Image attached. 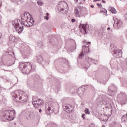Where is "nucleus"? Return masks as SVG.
<instances>
[{
    "label": "nucleus",
    "instance_id": "nucleus-18",
    "mask_svg": "<svg viewBox=\"0 0 127 127\" xmlns=\"http://www.w3.org/2000/svg\"><path fill=\"white\" fill-rule=\"evenodd\" d=\"M97 5H98V6H99L100 7H102V4L100 3H97Z\"/></svg>",
    "mask_w": 127,
    "mask_h": 127
},
{
    "label": "nucleus",
    "instance_id": "nucleus-16",
    "mask_svg": "<svg viewBox=\"0 0 127 127\" xmlns=\"http://www.w3.org/2000/svg\"><path fill=\"white\" fill-rule=\"evenodd\" d=\"M28 64L27 63H25L23 66H24V68H26V67H27V65Z\"/></svg>",
    "mask_w": 127,
    "mask_h": 127
},
{
    "label": "nucleus",
    "instance_id": "nucleus-37",
    "mask_svg": "<svg viewBox=\"0 0 127 127\" xmlns=\"http://www.w3.org/2000/svg\"><path fill=\"white\" fill-rule=\"evenodd\" d=\"M11 37H10L9 38H10Z\"/></svg>",
    "mask_w": 127,
    "mask_h": 127
},
{
    "label": "nucleus",
    "instance_id": "nucleus-13",
    "mask_svg": "<svg viewBox=\"0 0 127 127\" xmlns=\"http://www.w3.org/2000/svg\"><path fill=\"white\" fill-rule=\"evenodd\" d=\"M3 65V61L2 60V58L0 57V66Z\"/></svg>",
    "mask_w": 127,
    "mask_h": 127
},
{
    "label": "nucleus",
    "instance_id": "nucleus-20",
    "mask_svg": "<svg viewBox=\"0 0 127 127\" xmlns=\"http://www.w3.org/2000/svg\"><path fill=\"white\" fill-rule=\"evenodd\" d=\"M84 56V54H83V53H81L79 55V58H81L82 57Z\"/></svg>",
    "mask_w": 127,
    "mask_h": 127
},
{
    "label": "nucleus",
    "instance_id": "nucleus-8",
    "mask_svg": "<svg viewBox=\"0 0 127 127\" xmlns=\"http://www.w3.org/2000/svg\"><path fill=\"white\" fill-rule=\"evenodd\" d=\"M124 114H123V117H122V122H126V121H127V113L125 112Z\"/></svg>",
    "mask_w": 127,
    "mask_h": 127
},
{
    "label": "nucleus",
    "instance_id": "nucleus-38",
    "mask_svg": "<svg viewBox=\"0 0 127 127\" xmlns=\"http://www.w3.org/2000/svg\"><path fill=\"white\" fill-rule=\"evenodd\" d=\"M98 0V1H100V0Z\"/></svg>",
    "mask_w": 127,
    "mask_h": 127
},
{
    "label": "nucleus",
    "instance_id": "nucleus-11",
    "mask_svg": "<svg viewBox=\"0 0 127 127\" xmlns=\"http://www.w3.org/2000/svg\"><path fill=\"white\" fill-rule=\"evenodd\" d=\"M36 102H37V105H39L40 106L43 104V100L41 99H38Z\"/></svg>",
    "mask_w": 127,
    "mask_h": 127
},
{
    "label": "nucleus",
    "instance_id": "nucleus-3",
    "mask_svg": "<svg viewBox=\"0 0 127 127\" xmlns=\"http://www.w3.org/2000/svg\"><path fill=\"white\" fill-rule=\"evenodd\" d=\"M82 10H83V7L80 6H76L74 9V14H75V16L80 17V14H81Z\"/></svg>",
    "mask_w": 127,
    "mask_h": 127
},
{
    "label": "nucleus",
    "instance_id": "nucleus-15",
    "mask_svg": "<svg viewBox=\"0 0 127 127\" xmlns=\"http://www.w3.org/2000/svg\"><path fill=\"white\" fill-rule=\"evenodd\" d=\"M100 9H102V12H107V10L104 8H101Z\"/></svg>",
    "mask_w": 127,
    "mask_h": 127
},
{
    "label": "nucleus",
    "instance_id": "nucleus-22",
    "mask_svg": "<svg viewBox=\"0 0 127 127\" xmlns=\"http://www.w3.org/2000/svg\"><path fill=\"white\" fill-rule=\"evenodd\" d=\"M71 21L72 22H75L76 21V20H75L74 19H72Z\"/></svg>",
    "mask_w": 127,
    "mask_h": 127
},
{
    "label": "nucleus",
    "instance_id": "nucleus-1",
    "mask_svg": "<svg viewBox=\"0 0 127 127\" xmlns=\"http://www.w3.org/2000/svg\"><path fill=\"white\" fill-rule=\"evenodd\" d=\"M22 21L15 19L12 21V24L18 33H21L23 31V25L29 27L33 25V19L31 18L30 14L25 13L21 17Z\"/></svg>",
    "mask_w": 127,
    "mask_h": 127
},
{
    "label": "nucleus",
    "instance_id": "nucleus-31",
    "mask_svg": "<svg viewBox=\"0 0 127 127\" xmlns=\"http://www.w3.org/2000/svg\"><path fill=\"white\" fill-rule=\"evenodd\" d=\"M110 29H111V28H110V27H108L107 29L108 30H110Z\"/></svg>",
    "mask_w": 127,
    "mask_h": 127
},
{
    "label": "nucleus",
    "instance_id": "nucleus-7",
    "mask_svg": "<svg viewBox=\"0 0 127 127\" xmlns=\"http://www.w3.org/2000/svg\"><path fill=\"white\" fill-rule=\"evenodd\" d=\"M86 26H87V24H80L79 25V28L80 29V30H82V29L86 33H87V32L86 31Z\"/></svg>",
    "mask_w": 127,
    "mask_h": 127
},
{
    "label": "nucleus",
    "instance_id": "nucleus-29",
    "mask_svg": "<svg viewBox=\"0 0 127 127\" xmlns=\"http://www.w3.org/2000/svg\"><path fill=\"white\" fill-rule=\"evenodd\" d=\"M41 112H42V110L41 109L39 110V113H41Z\"/></svg>",
    "mask_w": 127,
    "mask_h": 127
},
{
    "label": "nucleus",
    "instance_id": "nucleus-24",
    "mask_svg": "<svg viewBox=\"0 0 127 127\" xmlns=\"http://www.w3.org/2000/svg\"><path fill=\"white\" fill-rule=\"evenodd\" d=\"M102 1L103 3H106V1L104 0H102Z\"/></svg>",
    "mask_w": 127,
    "mask_h": 127
},
{
    "label": "nucleus",
    "instance_id": "nucleus-32",
    "mask_svg": "<svg viewBox=\"0 0 127 127\" xmlns=\"http://www.w3.org/2000/svg\"><path fill=\"white\" fill-rule=\"evenodd\" d=\"M48 15H49V13H47V16H48Z\"/></svg>",
    "mask_w": 127,
    "mask_h": 127
},
{
    "label": "nucleus",
    "instance_id": "nucleus-26",
    "mask_svg": "<svg viewBox=\"0 0 127 127\" xmlns=\"http://www.w3.org/2000/svg\"><path fill=\"white\" fill-rule=\"evenodd\" d=\"M125 19L127 20V14L125 15Z\"/></svg>",
    "mask_w": 127,
    "mask_h": 127
},
{
    "label": "nucleus",
    "instance_id": "nucleus-12",
    "mask_svg": "<svg viewBox=\"0 0 127 127\" xmlns=\"http://www.w3.org/2000/svg\"><path fill=\"white\" fill-rule=\"evenodd\" d=\"M84 112L86 115H90V112L89 111V109H85Z\"/></svg>",
    "mask_w": 127,
    "mask_h": 127
},
{
    "label": "nucleus",
    "instance_id": "nucleus-25",
    "mask_svg": "<svg viewBox=\"0 0 127 127\" xmlns=\"http://www.w3.org/2000/svg\"><path fill=\"white\" fill-rule=\"evenodd\" d=\"M90 6L92 7V8H94V5H91Z\"/></svg>",
    "mask_w": 127,
    "mask_h": 127
},
{
    "label": "nucleus",
    "instance_id": "nucleus-5",
    "mask_svg": "<svg viewBox=\"0 0 127 127\" xmlns=\"http://www.w3.org/2000/svg\"><path fill=\"white\" fill-rule=\"evenodd\" d=\"M50 111H51V106L46 105L45 107V111L47 115H50Z\"/></svg>",
    "mask_w": 127,
    "mask_h": 127
},
{
    "label": "nucleus",
    "instance_id": "nucleus-9",
    "mask_svg": "<svg viewBox=\"0 0 127 127\" xmlns=\"http://www.w3.org/2000/svg\"><path fill=\"white\" fill-rule=\"evenodd\" d=\"M108 10L109 11H111L112 13H117V10L113 7H109Z\"/></svg>",
    "mask_w": 127,
    "mask_h": 127
},
{
    "label": "nucleus",
    "instance_id": "nucleus-19",
    "mask_svg": "<svg viewBox=\"0 0 127 127\" xmlns=\"http://www.w3.org/2000/svg\"><path fill=\"white\" fill-rule=\"evenodd\" d=\"M81 117L83 118V120H85V114H82Z\"/></svg>",
    "mask_w": 127,
    "mask_h": 127
},
{
    "label": "nucleus",
    "instance_id": "nucleus-36",
    "mask_svg": "<svg viewBox=\"0 0 127 127\" xmlns=\"http://www.w3.org/2000/svg\"><path fill=\"white\" fill-rule=\"evenodd\" d=\"M122 0V1H125V0Z\"/></svg>",
    "mask_w": 127,
    "mask_h": 127
},
{
    "label": "nucleus",
    "instance_id": "nucleus-27",
    "mask_svg": "<svg viewBox=\"0 0 127 127\" xmlns=\"http://www.w3.org/2000/svg\"><path fill=\"white\" fill-rule=\"evenodd\" d=\"M75 2H76V3H77L78 2V0H74Z\"/></svg>",
    "mask_w": 127,
    "mask_h": 127
},
{
    "label": "nucleus",
    "instance_id": "nucleus-21",
    "mask_svg": "<svg viewBox=\"0 0 127 127\" xmlns=\"http://www.w3.org/2000/svg\"><path fill=\"white\" fill-rule=\"evenodd\" d=\"M30 115L29 114V116H28V117H27V120H29V119H31V117H30Z\"/></svg>",
    "mask_w": 127,
    "mask_h": 127
},
{
    "label": "nucleus",
    "instance_id": "nucleus-10",
    "mask_svg": "<svg viewBox=\"0 0 127 127\" xmlns=\"http://www.w3.org/2000/svg\"><path fill=\"white\" fill-rule=\"evenodd\" d=\"M64 111L66 112V113H69V112H70V108H69V107H68L67 106L64 107Z\"/></svg>",
    "mask_w": 127,
    "mask_h": 127
},
{
    "label": "nucleus",
    "instance_id": "nucleus-23",
    "mask_svg": "<svg viewBox=\"0 0 127 127\" xmlns=\"http://www.w3.org/2000/svg\"><path fill=\"white\" fill-rule=\"evenodd\" d=\"M109 120V116H107V119L105 120V121H108Z\"/></svg>",
    "mask_w": 127,
    "mask_h": 127
},
{
    "label": "nucleus",
    "instance_id": "nucleus-33",
    "mask_svg": "<svg viewBox=\"0 0 127 127\" xmlns=\"http://www.w3.org/2000/svg\"><path fill=\"white\" fill-rule=\"evenodd\" d=\"M94 1H98V0H94Z\"/></svg>",
    "mask_w": 127,
    "mask_h": 127
},
{
    "label": "nucleus",
    "instance_id": "nucleus-2",
    "mask_svg": "<svg viewBox=\"0 0 127 127\" xmlns=\"http://www.w3.org/2000/svg\"><path fill=\"white\" fill-rule=\"evenodd\" d=\"M12 97L14 98V101L15 102H26L27 97H23V91L17 90L14 92L12 94Z\"/></svg>",
    "mask_w": 127,
    "mask_h": 127
},
{
    "label": "nucleus",
    "instance_id": "nucleus-34",
    "mask_svg": "<svg viewBox=\"0 0 127 127\" xmlns=\"http://www.w3.org/2000/svg\"><path fill=\"white\" fill-rule=\"evenodd\" d=\"M64 9V7L62 8V10H63Z\"/></svg>",
    "mask_w": 127,
    "mask_h": 127
},
{
    "label": "nucleus",
    "instance_id": "nucleus-6",
    "mask_svg": "<svg viewBox=\"0 0 127 127\" xmlns=\"http://www.w3.org/2000/svg\"><path fill=\"white\" fill-rule=\"evenodd\" d=\"M114 23L115 24H117V26L119 27L121 26V25H122V24H123V23L122 22V21L118 19L117 18H116L114 20Z\"/></svg>",
    "mask_w": 127,
    "mask_h": 127
},
{
    "label": "nucleus",
    "instance_id": "nucleus-30",
    "mask_svg": "<svg viewBox=\"0 0 127 127\" xmlns=\"http://www.w3.org/2000/svg\"><path fill=\"white\" fill-rule=\"evenodd\" d=\"M61 5H62L59 4V5H58V7H60V6H61Z\"/></svg>",
    "mask_w": 127,
    "mask_h": 127
},
{
    "label": "nucleus",
    "instance_id": "nucleus-14",
    "mask_svg": "<svg viewBox=\"0 0 127 127\" xmlns=\"http://www.w3.org/2000/svg\"><path fill=\"white\" fill-rule=\"evenodd\" d=\"M37 3L39 5H43V2H42V1H38Z\"/></svg>",
    "mask_w": 127,
    "mask_h": 127
},
{
    "label": "nucleus",
    "instance_id": "nucleus-35",
    "mask_svg": "<svg viewBox=\"0 0 127 127\" xmlns=\"http://www.w3.org/2000/svg\"><path fill=\"white\" fill-rule=\"evenodd\" d=\"M1 36V34L0 33V38Z\"/></svg>",
    "mask_w": 127,
    "mask_h": 127
},
{
    "label": "nucleus",
    "instance_id": "nucleus-17",
    "mask_svg": "<svg viewBox=\"0 0 127 127\" xmlns=\"http://www.w3.org/2000/svg\"><path fill=\"white\" fill-rule=\"evenodd\" d=\"M44 18H45V19H46L47 20H48V19H49V17H48V16H45L44 17Z\"/></svg>",
    "mask_w": 127,
    "mask_h": 127
},
{
    "label": "nucleus",
    "instance_id": "nucleus-4",
    "mask_svg": "<svg viewBox=\"0 0 127 127\" xmlns=\"http://www.w3.org/2000/svg\"><path fill=\"white\" fill-rule=\"evenodd\" d=\"M11 113V111H5L4 112L3 117L6 120H8L9 119H10V118H12V115L11 113Z\"/></svg>",
    "mask_w": 127,
    "mask_h": 127
},
{
    "label": "nucleus",
    "instance_id": "nucleus-28",
    "mask_svg": "<svg viewBox=\"0 0 127 127\" xmlns=\"http://www.w3.org/2000/svg\"><path fill=\"white\" fill-rule=\"evenodd\" d=\"M88 44H91V42H88L87 43V45H88Z\"/></svg>",
    "mask_w": 127,
    "mask_h": 127
}]
</instances>
